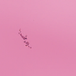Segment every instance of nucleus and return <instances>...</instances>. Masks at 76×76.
<instances>
[{"instance_id": "obj_3", "label": "nucleus", "mask_w": 76, "mask_h": 76, "mask_svg": "<svg viewBox=\"0 0 76 76\" xmlns=\"http://www.w3.org/2000/svg\"><path fill=\"white\" fill-rule=\"evenodd\" d=\"M25 42V41H24V42Z\"/></svg>"}, {"instance_id": "obj_2", "label": "nucleus", "mask_w": 76, "mask_h": 76, "mask_svg": "<svg viewBox=\"0 0 76 76\" xmlns=\"http://www.w3.org/2000/svg\"><path fill=\"white\" fill-rule=\"evenodd\" d=\"M26 44H27V45H26V46H27V45H29V42H26Z\"/></svg>"}, {"instance_id": "obj_1", "label": "nucleus", "mask_w": 76, "mask_h": 76, "mask_svg": "<svg viewBox=\"0 0 76 76\" xmlns=\"http://www.w3.org/2000/svg\"><path fill=\"white\" fill-rule=\"evenodd\" d=\"M22 38H23V39H27V38H25V37L24 36H22Z\"/></svg>"}]
</instances>
